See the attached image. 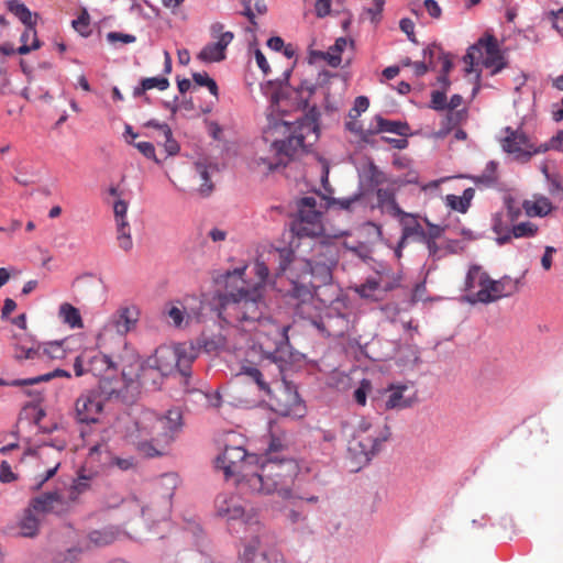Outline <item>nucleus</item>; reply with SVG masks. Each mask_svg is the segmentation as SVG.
I'll list each match as a JSON object with an SVG mask.
<instances>
[{"instance_id": "1", "label": "nucleus", "mask_w": 563, "mask_h": 563, "mask_svg": "<svg viewBox=\"0 0 563 563\" xmlns=\"http://www.w3.org/2000/svg\"><path fill=\"white\" fill-rule=\"evenodd\" d=\"M262 314L254 321L239 316L219 314V317L227 323L233 324L240 330L250 333L253 340V349H258L262 354V362L267 361L266 364H261V369L252 365L242 367V373L249 376L267 396H272L273 391L269 384L265 380V375H271L275 378L277 385V394L274 395V409L285 417L302 418L306 413V407L297 391L288 388L283 375V354L286 350L289 339V325L278 324L271 318L263 317Z\"/></svg>"}, {"instance_id": "2", "label": "nucleus", "mask_w": 563, "mask_h": 563, "mask_svg": "<svg viewBox=\"0 0 563 563\" xmlns=\"http://www.w3.org/2000/svg\"><path fill=\"white\" fill-rule=\"evenodd\" d=\"M298 471V464L292 459L268 456L257 461L251 472L243 473L236 481V487L245 495H276L290 499Z\"/></svg>"}, {"instance_id": "3", "label": "nucleus", "mask_w": 563, "mask_h": 563, "mask_svg": "<svg viewBox=\"0 0 563 563\" xmlns=\"http://www.w3.org/2000/svg\"><path fill=\"white\" fill-rule=\"evenodd\" d=\"M181 412L168 410L165 416L143 409L134 418L133 426L128 430L129 441L146 457L163 454V450L173 441L174 433L179 429Z\"/></svg>"}, {"instance_id": "4", "label": "nucleus", "mask_w": 563, "mask_h": 563, "mask_svg": "<svg viewBox=\"0 0 563 563\" xmlns=\"http://www.w3.org/2000/svg\"><path fill=\"white\" fill-rule=\"evenodd\" d=\"M319 111L316 108L310 109L301 119L289 124L282 122L276 124L275 129H283L288 132L287 140L274 141L269 147V154L258 156L255 159L257 167H263L266 172H273L288 162L299 152H305L313 145L319 139Z\"/></svg>"}, {"instance_id": "5", "label": "nucleus", "mask_w": 563, "mask_h": 563, "mask_svg": "<svg viewBox=\"0 0 563 563\" xmlns=\"http://www.w3.org/2000/svg\"><path fill=\"white\" fill-rule=\"evenodd\" d=\"M254 275L257 282L253 285L247 284L245 280L243 285L234 291H229L219 296V314L239 316L255 320L262 314L265 309L264 290L267 278L269 276V268L265 261L257 258L253 265Z\"/></svg>"}, {"instance_id": "6", "label": "nucleus", "mask_w": 563, "mask_h": 563, "mask_svg": "<svg viewBox=\"0 0 563 563\" xmlns=\"http://www.w3.org/2000/svg\"><path fill=\"white\" fill-rule=\"evenodd\" d=\"M198 351L192 343H178L175 345H161L147 358L146 365L157 369L163 376L179 373L185 383L190 376V366L197 358Z\"/></svg>"}, {"instance_id": "7", "label": "nucleus", "mask_w": 563, "mask_h": 563, "mask_svg": "<svg viewBox=\"0 0 563 563\" xmlns=\"http://www.w3.org/2000/svg\"><path fill=\"white\" fill-rule=\"evenodd\" d=\"M390 434L387 424L374 423L369 419L362 418L349 442V452L358 464H366L380 451L382 444L389 439Z\"/></svg>"}, {"instance_id": "8", "label": "nucleus", "mask_w": 563, "mask_h": 563, "mask_svg": "<svg viewBox=\"0 0 563 563\" xmlns=\"http://www.w3.org/2000/svg\"><path fill=\"white\" fill-rule=\"evenodd\" d=\"M401 279L402 276L399 272L382 266L364 283L355 286L354 291L363 299L382 301L389 291L401 286Z\"/></svg>"}, {"instance_id": "9", "label": "nucleus", "mask_w": 563, "mask_h": 563, "mask_svg": "<svg viewBox=\"0 0 563 563\" xmlns=\"http://www.w3.org/2000/svg\"><path fill=\"white\" fill-rule=\"evenodd\" d=\"M216 515L227 522L241 521L250 531L261 529L260 520L254 512H246L240 497L232 494H219L214 500Z\"/></svg>"}, {"instance_id": "10", "label": "nucleus", "mask_w": 563, "mask_h": 563, "mask_svg": "<svg viewBox=\"0 0 563 563\" xmlns=\"http://www.w3.org/2000/svg\"><path fill=\"white\" fill-rule=\"evenodd\" d=\"M253 533L245 538L239 550L240 563H286L283 554L273 549H265L262 544L263 527L256 531V528L250 530Z\"/></svg>"}, {"instance_id": "11", "label": "nucleus", "mask_w": 563, "mask_h": 563, "mask_svg": "<svg viewBox=\"0 0 563 563\" xmlns=\"http://www.w3.org/2000/svg\"><path fill=\"white\" fill-rule=\"evenodd\" d=\"M140 311L135 306L120 307L104 323L97 335L99 344L106 343L109 339L124 338L134 330L139 321Z\"/></svg>"}, {"instance_id": "12", "label": "nucleus", "mask_w": 563, "mask_h": 563, "mask_svg": "<svg viewBox=\"0 0 563 563\" xmlns=\"http://www.w3.org/2000/svg\"><path fill=\"white\" fill-rule=\"evenodd\" d=\"M256 462V456L247 454L242 445H225L222 454L217 457V466L225 477L236 476V481L243 473L251 472Z\"/></svg>"}, {"instance_id": "13", "label": "nucleus", "mask_w": 563, "mask_h": 563, "mask_svg": "<svg viewBox=\"0 0 563 563\" xmlns=\"http://www.w3.org/2000/svg\"><path fill=\"white\" fill-rule=\"evenodd\" d=\"M492 278L479 265H472L465 277L463 300L471 303H492L490 295Z\"/></svg>"}, {"instance_id": "14", "label": "nucleus", "mask_w": 563, "mask_h": 563, "mask_svg": "<svg viewBox=\"0 0 563 563\" xmlns=\"http://www.w3.org/2000/svg\"><path fill=\"white\" fill-rule=\"evenodd\" d=\"M290 224V231L298 238H340L346 234L343 230L328 228L322 220L323 213H298Z\"/></svg>"}, {"instance_id": "15", "label": "nucleus", "mask_w": 563, "mask_h": 563, "mask_svg": "<svg viewBox=\"0 0 563 563\" xmlns=\"http://www.w3.org/2000/svg\"><path fill=\"white\" fill-rule=\"evenodd\" d=\"M224 25L220 22L213 23L210 27L211 36L217 41L209 43L197 55V58L203 63H218L225 59L227 47L234 38L230 31L224 32Z\"/></svg>"}, {"instance_id": "16", "label": "nucleus", "mask_w": 563, "mask_h": 563, "mask_svg": "<svg viewBox=\"0 0 563 563\" xmlns=\"http://www.w3.org/2000/svg\"><path fill=\"white\" fill-rule=\"evenodd\" d=\"M106 397L97 390L81 394L75 404L77 420L81 423H95L103 410Z\"/></svg>"}, {"instance_id": "17", "label": "nucleus", "mask_w": 563, "mask_h": 563, "mask_svg": "<svg viewBox=\"0 0 563 563\" xmlns=\"http://www.w3.org/2000/svg\"><path fill=\"white\" fill-rule=\"evenodd\" d=\"M202 310V302L196 297H185L181 300L170 302L166 308V314L175 327H181L184 321L188 324L198 320Z\"/></svg>"}, {"instance_id": "18", "label": "nucleus", "mask_w": 563, "mask_h": 563, "mask_svg": "<svg viewBox=\"0 0 563 563\" xmlns=\"http://www.w3.org/2000/svg\"><path fill=\"white\" fill-rule=\"evenodd\" d=\"M501 146L505 152L514 154L516 158L525 162L529 161L533 154L549 150L548 145L538 150L532 148L525 133L511 130L510 128H506V136L501 142Z\"/></svg>"}, {"instance_id": "19", "label": "nucleus", "mask_w": 563, "mask_h": 563, "mask_svg": "<svg viewBox=\"0 0 563 563\" xmlns=\"http://www.w3.org/2000/svg\"><path fill=\"white\" fill-rule=\"evenodd\" d=\"M360 197L361 194H354L347 198L330 199L319 192H313L309 196L296 199L295 203L297 211H317L318 207L330 209L334 206H338L342 210H347L351 208L353 202L360 199Z\"/></svg>"}, {"instance_id": "20", "label": "nucleus", "mask_w": 563, "mask_h": 563, "mask_svg": "<svg viewBox=\"0 0 563 563\" xmlns=\"http://www.w3.org/2000/svg\"><path fill=\"white\" fill-rule=\"evenodd\" d=\"M44 516L41 507H36L35 499L33 498L29 507L23 510L16 521L19 536L24 538H34L37 536Z\"/></svg>"}, {"instance_id": "21", "label": "nucleus", "mask_w": 563, "mask_h": 563, "mask_svg": "<svg viewBox=\"0 0 563 563\" xmlns=\"http://www.w3.org/2000/svg\"><path fill=\"white\" fill-rule=\"evenodd\" d=\"M36 507H41L44 515L56 514L62 515L67 512L71 506L63 490H54L44 493L34 497Z\"/></svg>"}, {"instance_id": "22", "label": "nucleus", "mask_w": 563, "mask_h": 563, "mask_svg": "<svg viewBox=\"0 0 563 563\" xmlns=\"http://www.w3.org/2000/svg\"><path fill=\"white\" fill-rule=\"evenodd\" d=\"M103 505L107 508H117L122 505L132 516L141 514L143 517H147L148 520H155L156 517L147 514L151 508L143 507L139 499L134 496L123 499L117 492L110 490L103 497Z\"/></svg>"}, {"instance_id": "23", "label": "nucleus", "mask_w": 563, "mask_h": 563, "mask_svg": "<svg viewBox=\"0 0 563 563\" xmlns=\"http://www.w3.org/2000/svg\"><path fill=\"white\" fill-rule=\"evenodd\" d=\"M301 264L302 274L306 275L307 278L312 279L318 287L331 282L332 268L335 265L313 258L301 261Z\"/></svg>"}, {"instance_id": "24", "label": "nucleus", "mask_w": 563, "mask_h": 563, "mask_svg": "<svg viewBox=\"0 0 563 563\" xmlns=\"http://www.w3.org/2000/svg\"><path fill=\"white\" fill-rule=\"evenodd\" d=\"M136 222V217H129L128 213H114L117 243L124 252H129L133 247L132 227Z\"/></svg>"}, {"instance_id": "25", "label": "nucleus", "mask_w": 563, "mask_h": 563, "mask_svg": "<svg viewBox=\"0 0 563 563\" xmlns=\"http://www.w3.org/2000/svg\"><path fill=\"white\" fill-rule=\"evenodd\" d=\"M408 386L404 384L390 385L387 388L386 410H404L411 408L417 402L416 394L407 396Z\"/></svg>"}, {"instance_id": "26", "label": "nucleus", "mask_w": 563, "mask_h": 563, "mask_svg": "<svg viewBox=\"0 0 563 563\" xmlns=\"http://www.w3.org/2000/svg\"><path fill=\"white\" fill-rule=\"evenodd\" d=\"M97 365L104 367L106 371L114 369L115 364L112 362L110 356L106 354H96L90 357L88 362V366L85 367V356L79 355L76 357L74 362V371L76 376H82L85 373L91 372L95 375L101 374L102 368H99Z\"/></svg>"}, {"instance_id": "27", "label": "nucleus", "mask_w": 563, "mask_h": 563, "mask_svg": "<svg viewBox=\"0 0 563 563\" xmlns=\"http://www.w3.org/2000/svg\"><path fill=\"white\" fill-rule=\"evenodd\" d=\"M516 216H519V213H496L493 221V231L498 244L503 245L511 241Z\"/></svg>"}, {"instance_id": "28", "label": "nucleus", "mask_w": 563, "mask_h": 563, "mask_svg": "<svg viewBox=\"0 0 563 563\" xmlns=\"http://www.w3.org/2000/svg\"><path fill=\"white\" fill-rule=\"evenodd\" d=\"M291 285L290 296L297 299L299 303L310 301L316 294V289L319 288L312 279L307 278L303 274L296 279H291Z\"/></svg>"}, {"instance_id": "29", "label": "nucleus", "mask_w": 563, "mask_h": 563, "mask_svg": "<svg viewBox=\"0 0 563 563\" xmlns=\"http://www.w3.org/2000/svg\"><path fill=\"white\" fill-rule=\"evenodd\" d=\"M520 288V279L511 278L510 276H503L499 279H492L490 295L492 302H495L504 297H509L516 294Z\"/></svg>"}, {"instance_id": "30", "label": "nucleus", "mask_w": 563, "mask_h": 563, "mask_svg": "<svg viewBox=\"0 0 563 563\" xmlns=\"http://www.w3.org/2000/svg\"><path fill=\"white\" fill-rule=\"evenodd\" d=\"M399 216L400 224L402 225L401 239L408 241L409 239L423 240L428 232H424L422 224L419 222L415 213H396Z\"/></svg>"}, {"instance_id": "31", "label": "nucleus", "mask_w": 563, "mask_h": 563, "mask_svg": "<svg viewBox=\"0 0 563 563\" xmlns=\"http://www.w3.org/2000/svg\"><path fill=\"white\" fill-rule=\"evenodd\" d=\"M120 536L118 527H104L88 533V547L102 548L112 544Z\"/></svg>"}, {"instance_id": "32", "label": "nucleus", "mask_w": 563, "mask_h": 563, "mask_svg": "<svg viewBox=\"0 0 563 563\" xmlns=\"http://www.w3.org/2000/svg\"><path fill=\"white\" fill-rule=\"evenodd\" d=\"M310 258L336 265L339 261L338 247L330 242H317L312 246V255Z\"/></svg>"}, {"instance_id": "33", "label": "nucleus", "mask_w": 563, "mask_h": 563, "mask_svg": "<svg viewBox=\"0 0 563 563\" xmlns=\"http://www.w3.org/2000/svg\"><path fill=\"white\" fill-rule=\"evenodd\" d=\"M58 318L70 329H82L84 321L79 309L69 302H63L58 308Z\"/></svg>"}, {"instance_id": "34", "label": "nucleus", "mask_w": 563, "mask_h": 563, "mask_svg": "<svg viewBox=\"0 0 563 563\" xmlns=\"http://www.w3.org/2000/svg\"><path fill=\"white\" fill-rule=\"evenodd\" d=\"M426 224L428 225V234L423 241H426L429 253L432 256H435L438 253V245L435 243V240L442 236L443 233L446 231H450V224L449 223H441V224H433L429 222L427 219H424Z\"/></svg>"}, {"instance_id": "35", "label": "nucleus", "mask_w": 563, "mask_h": 563, "mask_svg": "<svg viewBox=\"0 0 563 563\" xmlns=\"http://www.w3.org/2000/svg\"><path fill=\"white\" fill-rule=\"evenodd\" d=\"M8 10L14 14L25 26H35L37 13L33 14L30 9L19 0H9L7 2Z\"/></svg>"}, {"instance_id": "36", "label": "nucleus", "mask_w": 563, "mask_h": 563, "mask_svg": "<svg viewBox=\"0 0 563 563\" xmlns=\"http://www.w3.org/2000/svg\"><path fill=\"white\" fill-rule=\"evenodd\" d=\"M474 195L475 190L473 188H466L462 196L448 195L445 198L446 206L454 211H466L471 206Z\"/></svg>"}, {"instance_id": "37", "label": "nucleus", "mask_w": 563, "mask_h": 563, "mask_svg": "<svg viewBox=\"0 0 563 563\" xmlns=\"http://www.w3.org/2000/svg\"><path fill=\"white\" fill-rule=\"evenodd\" d=\"M169 87V81L166 77H147L141 80L140 86L135 87L133 90V96L135 98L143 96L147 90L158 89L166 90Z\"/></svg>"}, {"instance_id": "38", "label": "nucleus", "mask_w": 563, "mask_h": 563, "mask_svg": "<svg viewBox=\"0 0 563 563\" xmlns=\"http://www.w3.org/2000/svg\"><path fill=\"white\" fill-rule=\"evenodd\" d=\"M467 113L465 109H461L457 111L454 110H448L444 118L442 119V128L440 133L441 134H448L453 129L459 126L462 122L466 120Z\"/></svg>"}, {"instance_id": "39", "label": "nucleus", "mask_w": 563, "mask_h": 563, "mask_svg": "<svg viewBox=\"0 0 563 563\" xmlns=\"http://www.w3.org/2000/svg\"><path fill=\"white\" fill-rule=\"evenodd\" d=\"M377 130L379 132H390L400 136L407 135L409 125L406 122L391 121L382 117H376Z\"/></svg>"}, {"instance_id": "40", "label": "nucleus", "mask_w": 563, "mask_h": 563, "mask_svg": "<svg viewBox=\"0 0 563 563\" xmlns=\"http://www.w3.org/2000/svg\"><path fill=\"white\" fill-rule=\"evenodd\" d=\"M269 256L278 262V274L285 273L295 258L290 247L274 249L269 251Z\"/></svg>"}, {"instance_id": "41", "label": "nucleus", "mask_w": 563, "mask_h": 563, "mask_svg": "<svg viewBox=\"0 0 563 563\" xmlns=\"http://www.w3.org/2000/svg\"><path fill=\"white\" fill-rule=\"evenodd\" d=\"M538 225L531 221H518V216H516L515 224L512 227L511 239H520V238H531L534 236L538 232Z\"/></svg>"}, {"instance_id": "42", "label": "nucleus", "mask_w": 563, "mask_h": 563, "mask_svg": "<svg viewBox=\"0 0 563 563\" xmlns=\"http://www.w3.org/2000/svg\"><path fill=\"white\" fill-rule=\"evenodd\" d=\"M347 45V41L344 37L336 38L335 43L330 46L329 51L325 54V59L329 65L332 67H338L341 64V54Z\"/></svg>"}, {"instance_id": "43", "label": "nucleus", "mask_w": 563, "mask_h": 563, "mask_svg": "<svg viewBox=\"0 0 563 563\" xmlns=\"http://www.w3.org/2000/svg\"><path fill=\"white\" fill-rule=\"evenodd\" d=\"M57 376H65V377H70V374L67 373L66 371H63V369H55L54 372L52 373H48V374H44V375H41V376H36V377H33V378H27V379H15L12 382V386H27V385H35V384H38L41 382H47L54 377H57Z\"/></svg>"}, {"instance_id": "44", "label": "nucleus", "mask_w": 563, "mask_h": 563, "mask_svg": "<svg viewBox=\"0 0 563 563\" xmlns=\"http://www.w3.org/2000/svg\"><path fill=\"white\" fill-rule=\"evenodd\" d=\"M377 200L379 208L386 209V211H402L395 200V195L390 189H378Z\"/></svg>"}, {"instance_id": "45", "label": "nucleus", "mask_w": 563, "mask_h": 563, "mask_svg": "<svg viewBox=\"0 0 563 563\" xmlns=\"http://www.w3.org/2000/svg\"><path fill=\"white\" fill-rule=\"evenodd\" d=\"M159 133L163 134V146L166 153L170 156L179 152V144L173 139V132L168 124L159 126Z\"/></svg>"}, {"instance_id": "46", "label": "nucleus", "mask_w": 563, "mask_h": 563, "mask_svg": "<svg viewBox=\"0 0 563 563\" xmlns=\"http://www.w3.org/2000/svg\"><path fill=\"white\" fill-rule=\"evenodd\" d=\"M525 211H552V206L547 197H534L533 200H525L522 202Z\"/></svg>"}, {"instance_id": "47", "label": "nucleus", "mask_w": 563, "mask_h": 563, "mask_svg": "<svg viewBox=\"0 0 563 563\" xmlns=\"http://www.w3.org/2000/svg\"><path fill=\"white\" fill-rule=\"evenodd\" d=\"M483 65L486 68H492V74H497L505 67L504 57L500 52L490 55H485L482 57Z\"/></svg>"}, {"instance_id": "48", "label": "nucleus", "mask_w": 563, "mask_h": 563, "mask_svg": "<svg viewBox=\"0 0 563 563\" xmlns=\"http://www.w3.org/2000/svg\"><path fill=\"white\" fill-rule=\"evenodd\" d=\"M192 79L198 86H206L210 93L218 97L219 89L217 82L209 77L207 73H194Z\"/></svg>"}, {"instance_id": "49", "label": "nucleus", "mask_w": 563, "mask_h": 563, "mask_svg": "<svg viewBox=\"0 0 563 563\" xmlns=\"http://www.w3.org/2000/svg\"><path fill=\"white\" fill-rule=\"evenodd\" d=\"M108 203L112 205L113 211H126L128 202L123 200L117 188L111 187L106 197Z\"/></svg>"}, {"instance_id": "50", "label": "nucleus", "mask_w": 563, "mask_h": 563, "mask_svg": "<svg viewBox=\"0 0 563 563\" xmlns=\"http://www.w3.org/2000/svg\"><path fill=\"white\" fill-rule=\"evenodd\" d=\"M483 57V53L481 51L479 45H472L468 49L465 56L463 57L464 63L467 65L465 68V71L467 74L473 71V67L476 64V62Z\"/></svg>"}, {"instance_id": "51", "label": "nucleus", "mask_w": 563, "mask_h": 563, "mask_svg": "<svg viewBox=\"0 0 563 563\" xmlns=\"http://www.w3.org/2000/svg\"><path fill=\"white\" fill-rule=\"evenodd\" d=\"M82 551L80 548L74 547L67 549L64 552L57 554L55 562L56 563H77L80 560Z\"/></svg>"}, {"instance_id": "52", "label": "nucleus", "mask_w": 563, "mask_h": 563, "mask_svg": "<svg viewBox=\"0 0 563 563\" xmlns=\"http://www.w3.org/2000/svg\"><path fill=\"white\" fill-rule=\"evenodd\" d=\"M475 45H479L482 53H485V55H496V53L500 52L497 40L493 35L479 38Z\"/></svg>"}, {"instance_id": "53", "label": "nucleus", "mask_w": 563, "mask_h": 563, "mask_svg": "<svg viewBox=\"0 0 563 563\" xmlns=\"http://www.w3.org/2000/svg\"><path fill=\"white\" fill-rule=\"evenodd\" d=\"M446 91L434 90L431 92L430 108L435 111H443L448 109Z\"/></svg>"}, {"instance_id": "54", "label": "nucleus", "mask_w": 563, "mask_h": 563, "mask_svg": "<svg viewBox=\"0 0 563 563\" xmlns=\"http://www.w3.org/2000/svg\"><path fill=\"white\" fill-rule=\"evenodd\" d=\"M89 24L90 16L86 10H84L80 15L73 21V27L84 36H87L90 33Z\"/></svg>"}, {"instance_id": "55", "label": "nucleus", "mask_w": 563, "mask_h": 563, "mask_svg": "<svg viewBox=\"0 0 563 563\" xmlns=\"http://www.w3.org/2000/svg\"><path fill=\"white\" fill-rule=\"evenodd\" d=\"M43 353L49 358H63L65 356V350L63 342H49L44 346Z\"/></svg>"}, {"instance_id": "56", "label": "nucleus", "mask_w": 563, "mask_h": 563, "mask_svg": "<svg viewBox=\"0 0 563 563\" xmlns=\"http://www.w3.org/2000/svg\"><path fill=\"white\" fill-rule=\"evenodd\" d=\"M369 107V100L365 96H360L355 99L353 108L349 112L351 119H356L362 112H365Z\"/></svg>"}, {"instance_id": "57", "label": "nucleus", "mask_w": 563, "mask_h": 563, "mask_svg": "<svg viewBox=\"0 0 563 563\" xmlns=\"http://www.w3.org/2000/svg\"><path fill=\"white\" fill-rule=\"evenodd\" d=\"M196 170L200 175L201 180H203V183L200 186V192L202 195L210 194V191L212 190V184L209 183V175H208L207 167L203 164L198 163V164H196Z\"/></svg>"}, {"instance_id": "58", "label": "nucleus", "mask_w": 563, "mask_h": 563, "mask_svg": "<svg viewBox=\"0 0 563 563\" xmlns=\"http://www.w3.org/2000/svg\"><path fill=\"white\" fill-rule=\"evenodd\" d=\"M371 390V383L366 379L361 382V385L354 391V400L361 405L365 406L367 399V393Z\"/></svg>"}, {"instance_id": "59", "label": "nucleus", "mask_w": 563, "mask_h": 563, "mask_svg": "<svg viewBox=\"0 0 563 563\" xmlns=\"http://www.w3.org/2000/svg\"><path fill=\"white\" fill-rule=\"evenodd\" d=\"M40 347L19 345L15 350V357L19 360H33L38 354Z\"/></svg>"}, {"instance_id": "60", "label": "nucleus", "mask_w": 563, "mask_h": 563, "mask_svg": "<svg viewBox=\"0 0 563 563\" xmlns=\"http://www.w3.org/2000/svg\"><path fill=\"white\" fill-rule=\"evenodd\" d=\"M107 40L110 43L122 42L124 44H129V43L135 42L136 38L134 35H131V34H124V33H120V32H109L107 34Z\"/></svg>"}, {"instance_id": "61", "label": "nucleus", "mask_w": 563, "mask_h": 563, "mask_svg": "<svg viewBox=\"0 0 563 563\" xmlns=\"http://www.w3.org/2000/svg\"><path fill=\"white\" fill-rule=\"evenodd\" d=\"M134 146L147 158L154 159L157 162L155 156V147L151 142H137L134 143Z\"/></svg>"}, {"instance_id": "62", "label": "nucleus", "mask_w": 563, "mask_h": 563, "mask_svg": "<svg viewBox=\"0 0 563 563\" xmlns=\"http://www.w3.org/2000/svg\"><path fill=\"white\" fill-rule=\"evenodd\" d=\"M111 464L120 468L121 471H129L135 467V461L133 457H113Z\"/></svg>"}, {"instance_id": "63", "label": "nucleus", "mask_w": 563, "mask_h": 563, "mask_svg": "<svg viewBox=\"0 0 563 563\" xmlns=\"http://www.w3.org/2000/svg\"><path fill=\"white\" fill-rule=\"evenodd\" d=\"M423 7L433 19H439L442 14V9L435 0H424Z\"/></svg>"}, {"instance_id": "64", "label": "nucleus", "mask_w": 563, "mask_h": 563, "mask_svg": "<svg viewBox=\"0 0 563 563\" xmlns=\"http://www.w3.org/2000/svg\"><path fill=\"white\" fill-rule=\"evenodd\" d=\"M552 22L553 27L563 35V7L559 9L556 12L552 11Z\"/></svg>"}]
</instances>
